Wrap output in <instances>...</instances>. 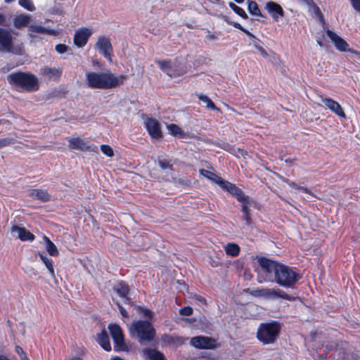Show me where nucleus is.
<instances>
[{"label": "nucleus", "instance_id": "17", "mask_svg": "<svg viewBox=\"0 0 360 360\" xmlns=\"http://www.w3.org/2000/svg\"><path fill=\"white\" fill-rule=\"evenodd\" d=\"M219 186L224 189V191H226L229 193H231L233 196H234L238 201H242L243 200L244 196L245 195L244 193L242 191L240 188L237 187L235 184L224 180L223 179L222 181L220 182Z\"/></svg>", "mask_w": 360, "mask_h": 360}, {"label": "nucleus", "instance_id": "2", "mask_svg": "<svg viewBox=\"0 0 360 360\" xmlns=\"http://www.w3.org/2000/svg\"><path fill=\"white\" fill-rule=\"evenodd\" d=\"M129 332L130 336L136 339L140 344L152 342L156 335V330L153 323L148 320L133 321L129 327Z\"/></svg>", "mask_w": 360, "mask_h": 360}, {"label": "nucleus", "instance_id": "27", "mask_svg": "<svg viewBox=\"0 0 360 360\" xmlns=\"http://www.w3.org/2000/svg\"><path fill=\"white\" fill-rule=\"evenodd\" d=\"M143 352L148 360H165L163 354L158 350L144 349Z\"/></svg>", "mask_w": 360, "mask_h": 360}, {"label": "nucleus", "instance_id": "46", "mask_svg": "<svg viewBox=\"0 0 360 360\" xmlns=\"http://www.w3.org/2000/svg\"><path fill=\"white\" fill-rule=\"evenodd\" d=\"M115 304H117L122 316L124 318H129V314L127 310L118 302H116Z\"/></svg>", "mask_w": 360, "mask_h": 360}, {"label": "nucleus", "instance_id": "32", "mask_svg": "<svg viewBox=\"0 0 360 360\" xmlns=\"http://www.w3.org/2000/svg\"><path fill=\"white\" fill-rule=\"evenodd\" d=\"M226 255L231 257H236L240 252V247L236 243H228L225 246Z\"/></svg>", "mask_w": 360, "mask_h": 360}, {"label": "nucleus", "instance_id": "41", "mask_svg": "<svg viewBox=\"0 0 360 360\" xmlns=\"http://www.w3.org/2000/svg\"><path fill=\"white\" fill-rule=\"evenodd\" d=\"M233 11L238 15H239L240 17H241L243 19H248V15H247V13H245V11H244L243 8L239 7L237 6L236 8H235V9L233 10Z\"/></svg>", "mask_w": 360, "mask_h": 360}, {"label": "nucleus", "instance_id": "33", "mask_svg": "<svg viewBox=\"0 0 360 360\" xmlns=\"http://www.w3.org/2000/svg\"><path fill=\"white\" fill-rule=\"evenodd\" d=\"M167 128L169 133L174 136H178L180 138H184L185 136V133L184 131L175 124H168Z\"/></svg>", "mask_w": 360, "mask_h": 360}, {"label": "nucleus", "instance_id": "56", "mask_svg": "<svg viewBox=\"0 0 360 360\" xmlns=\"http://www.w3.org/2000/svg\"><path fill=\"white\" fill-rule=\"evenodd\" d=\"M229 7H230L233 11L235 9V8H236V7H237V5H236V4H234V3H233V2H229Z\"/></svg>", "mask_w": 360, "mask_h": 360}, {"label": "nucleus", "instance_id": "55", "mask_svg": "<svg viewBox=\"0 0 360 360\" xmlns=\"http://www.w3.org/2000/svg\"><path fill=\"white\" fill-rule=\"evenodd\" d=\"M243 32L245 33L250 37L255 38V37L251 32H250L248 30H247L246 29L244 30Z\"/></svg>", "mask_w": 360, "mask_h": 360}, {"label": "nucleus", "instance_id": "18", "mask_svg": "<svg viewBox=\"0 0 360 360\" xmlns=\"http://www.w3.org/2000/svg\"><path fill=\"white\" fill-rule=\"evenodd\" d=\"M258 262L264 271L268 274L274 273V275L280 265L279 263L270 260L266 257H260L258 259Z\"/></svg>", "mask_w": 360, "mask_h": 360}, {"label": "nucleus", "instance_id": "11", "mask_svg": "<svg viewBox=\"0 0 360 360\" xmlns=\"http://www.w3.org/2000/svg\"><path fill=\"white\" fill-rule=\"evenodd\" d=\"M191 345L200 349H211L216 347V340L205 336H196L191 339Z\"/></svg>", "mask_w": 360, "mask_h": 360}, {"label": "nucleus", "instance_id": "31", "mask_svg": "<svg viewBox=\"0 0 360 360\" xmlns=\"http://www.w3.org/2000/svg\"><path fill=\"white\" fill-rule=\"evenodd\" d=\"M248 10L249 13L253 15L258 17L262 16L258 4L255 1L248 0Z\"/></svg>", "mask_w": 360, "mask_h": 360}, {"label": "nucleus", "instance_id": "24", "mask_svg": "<svg viewBox=\"0 0 360 360\" xmlns=\"http://www.w3.org/2000/svg\"><path fill=\"white\" fill-rule=\"evenodd\" d=\"M30 22V15L20 14L16 15L13 19V25L15 28L21 29L27 27Z\"/></svg>", "mask_w": 360, "mask_h": 360}, {"label": "nucleus", "instance_id": "59", "mask_svg": "<svg viewBox=\"0 0 360 360\" xmlns=\"http://www.w3.org/2000/svg\"><path fill=\"white\" fill-rule=\"evenodd\" d=\"M238 152L241 154V155H246L247 154V152L245 151L243 149H240V148H238Z\"/></svg>", "mask_w": 360, "mask_h": 360}, {"label": "nucleus", "instance_id": "49", "mask_svg": "<svg viewBox=\"0 0 360 360\" xmlns=\"http://www.w3.org/2000/svg\"><path fill=\"white\" fill-rule=\"evenodd\" d=\"M353 8L360 13V0H350Z\"/></svg>", "mask_w": 360, "mask_h": 360}, {"label": "nucleus", "instance_id": "64", "mask_svg": "<svg viewBox=\"0 0 360 360\" xmlns=\"http://www.w3.org/2000/svg\"><path fill=\"white\" fill-rule=\"evenodd\" d=\"M111 360H124V359H122L120 357H115V358L112 359Z\"/></svg>", "mask_w": 360, "mask_h": 360}, {"label": "nucleus", "instance_id": "61", "mask_svg": "<svg viewBox=\"0 0 360 360\" xmlns=\"http://www.w3.org/2000/svg\"><path fill=\"white\" fill-rule=\"evenodd\" d=\"M21 360H30V359L27 356V355H24V356H21Z\"/></svg>", "mask_w": 360, "mask_h": 360}, {"label": "nucleus", "instance_id": "30", "mask_svg": "<svg viewBox=\"0 0 360 360\" xmlns=\"http://www.w3.org/2000/svg\"><path fill=\"white\" fill-rule=\"evenodd\" d=\"M44 240L46 242V250L51 256H58V250L55 244L46 236L44 237Z\"/></svg>", "mask_w": 360, "mask_h": 360}, {"label": "nucleus", "instance_id": "37", "mask_svg": "<svg viewBox=\"0 0 360 360\" xmlns=\"http://www.w3.org/2000/svg\"><path fill=\"white\" fill-rule=\"evenodd\" d=\"M19 4L30 11H34L35 10V7L32 1V0H19Z\"/></svg>", "mask_w": 360, "mask_h": 360}, {"label": "nucleus", "instance_id": "20", "mask_svg": "<svg viewBox=\"0 0 360 360\" xmlns=\"http://www.w3.org/2000/svg\"><path fill=\"white\" fill-rule=\"evenodd\" d=\"M265 9L271 14V17L277 20L278 17H283L284 11L282 7L274 1H268L265 5Z\"/></svg>", "mask_w": 360, "mask_h": 360}, {"label": "nucleus", "instance_id": "54", "mask_svg": "<svg viewBox=\"0 0 360 360\" xmlns=\"http://www.w3.org/2000/svg\"><path fill=\"white\" fill-rule=\"evenodd\" d=\"M278 178L284 183H286L287 184H288L290 180L285 178L284 176H281V175H278Z\"/></svg>", "mask_w": 360, "mask_h": 360}, {"label": "nucleus", "instance_id": "22", "mask_svg": "<svg viewBox=\"0 0 360 360\" xmlns=\"http://www.w3.org/2000/svg\"><path fill=\"white\" fill-rule=\"evenodd\" d=\"M29 195L36 200H39L42 202H47L51 200V195L45 190L42 189H32L29 192Z\"/></svg>", "mask_w": 360, "mask_h": 360}, {"label": "nucleus", "instance_id": "10", "mask_svg": "<svg viewBox=\"0 0 360 360\" xmlns=\"http://www.w3.org/2000/svg\"><path fill=\"white\" fill-rule=\"evenodd\" d=\"M95 47L106 59L112 62V46L110 38L104 36L100 37Z\"/></svg>", "mask_w": 360, "mask_h": 360}, {"label": "nucleus", "instance_id": "48", "mask_svg": "<svg viewBox=\"0 0 360 360\" xmlns=\"http://www.w3.org/2000/svg\"><path fill=\"white\" fill-rule=\"evenodd\" d=\"M225 21L229 24V25H233L234 27L237 28V29H239L241 31L244 32V30H245V28H243L240 24H239L238 22H231L230 20H229L226 18H224Z\"/></svg>", "mask_w": 360, "mask_h": 360}, {"label": "nucleus", "instance_id": "26", "mask_svg": "<svg viewBox=\"0 0 360 360\" xmlns=\"http://www.w3.org/2000/svg\"><path fill=\"white\" fill-rule=\"evenodd\" d=\"M41 74L49 77V79L59 78L61 75V70L55 68L44 67L40 70Z\"/></svg>", "mask_w": 360, "mask_h": 360}, {"label": "nucleus", "instance_id": "16", "mask_svg": "<svg viewBox=\"0 0 360 360\" xmlns=\"http://www.w3.org/2000/svg\"><path fill=\"white\" fill-rule=\"evenodd\" d=\"M320 99L325 106L337 116L341 118L346 117L342 108L338 102L330 98L323 97L322 96H320Z\"/></svg>", "mask_w": 360, "mask_h": 360}, {"label": "nucleus", "instance_id": "52", "mask_svg": "<svg viewBox=\"0 0 360 360\" xmlns=\"http://www.w3.org/2000/svg\"><path fill=\"white\" fill-rule=\"evenodd\" d=\"M15 350V352L20 356V359H21V356H24V355H26V354L23 351L22 348L20 346H16Z\"/></svg>", "mask_w": 360, "mask_h": 360}, {"label": "nucleus", "instance_id": "13", "mask_svg": "<svg viewBox=\"0 0 360 360\" xmlns=\"http://www.w3.org/2000/svg\"><path fill=\"white\" fill-rule=\"evenodd\" d=\"M13 237L20 239L21 241H33L35 238L34 234L27 231L25 227L18 225H13L11 229Z\"/></svg>", "mask_w": 360, "mask_h": 360}, {"label": "nucleus", "instance_id": "6", "mask_svg": "<svg viewBox=\"0 0 360 360\" xmlns=\"http://www.w3.org/2000/svg\"><path fill=\"white\" fill-rule=\"evenodd\" d=\"M280 330V324L276 321L261 323L257 329V338L264 345L272 344L277 339Z\"/></svg>", "mask_w": 360, "mask_h": 360}, {"label": "nucleus", "instance_id": "38", "mask_svg": "<svg viewBox=\"0 0 360 360\" xmlns=\"http://www.w3.org/2000/svg\"><path fill=\"white\" fill-rule=\"evenodd\" d=\"M101 150L102 153L108 157H112L114 155L112 148L108 145H102L101 146Z\"/></svg>", "mask_w": 360, "mask_h": 360}, {"label": "nucleus", "instance_id": "42", "mask_svg": "<svg viewBox=\"0 0 360 360\" xmlns=\"http://www.w3.org/2000/svg\"><path fill=\"white\" fill-rule=\"evenodd\" d=\"M55 49L58 53L63 54L67 52L68 50V46L63 44H59L56 46Z\"/></svg>", "mask_w": 360, "mask_h": 360}, {"label": "nucleus", "instance_id": "7", "mask_svg": "<svg viewBox=\"0 0 360 360\" xmlns=\"http://www.w3.org/2000/svg\"><path fill=\"white\" fill-rule=\"evenodd\" d=\"M252 295L256 297H263L268 299L282 298L289 301H294L295 297L285 293L280 288H262L254 290Z\"/></svg>", "mask_w": 360, "mask_h": 360}, {"label": "nucleus", "instance_id": "36", "mask_svg": "<svg viewBox=\"0 0 360 360\" xmlns=\"http://www.w3.org/2000/svg\"><path fill=\"white\" fill-rule=\"evenodd\" d=\"M199 100L206 103L207 108L212 110H218L212 100L206 95L200 94L198 95Z\"/></svg>", "mask_w": 360, "mask_h": 360}, {"label": "nucleus", "instance_id": "44", "mask_svg": "<svg viewBox=\"0 0 360 360\" xmlns=\"http://www.w3.org/2000/svg\"><path fill=\"white\" fill-rule=\"evenodd\" d=\"M179 313L183 316H190L193 313V309L190 307H184L180 309Z\"/></svg>", "mask_w": 360, "mask_h": 360}, {"label": "nucleus", "instance_id": "15", "mask_svg": "<svg viewBox=\"0 0 360 360\" xmlns=\"http://www.w3.org/2000/svg\"><path fill=\"white\" fill-rule=\"evenodd\" d=\"M69 148L72 150H79L82 151H95L96 146H90L88 142L79 137L68 139Z\"/></svg>", "mask_w": 360, "mask_h": 360}, {"label": "nucleus", "instance_id": "28", "mask_svg": "<svg viewBox=\"0 0 360 360\" xmlns=\"http://www.w3.org/2000/svg\"><path fill=\"white\" fill-rule=\"evenodd\" d=\"M199 172L201 175H202L205 178L211 180L212 181L214 182L215 184H217L219 186L221 184L220 183L221 181L223 180V179L221 177H220V176H217V174H215L214 173H213L209 170L205 169H200Z\"/></svg>", "mask_w": 360, "mask_h": 360}, {"label": "nucleus", "instance_id": "29", "mask_svg": "<svg viewBox=\"0 0 360 360\" xmlns=\"http://www.w3.org/2000/svg\"><path fill=\"white\" fill-rule=\"evenodd\" d=\"M40 259L43 261L52 278L55 277L53 262L51 259L48 258L44 253L39 252Z\"/></svg>", "mask_w": 360, "mask_h": 360}, {"label": "nucleus", "instance_id": "1", "mask_svg": "<svg viewBox=\"0 0 360 360\" xmlns=\"http://www.w3.org/2000/svg\"><path fill=\"white\" fill-rule=\"evenodd\" d=\"M85 78L86 85L91 89H109L122 84L127 76L122 75L116 77L110 71H89L86 72Z\"/></svg>", "mask_w": 360, "mask_h": 360}, {"label": "nucleus", "instance_id": "5", "mask_svg": "<svg viewBox=\"0 0 360 360\" xmlns=\"http://www.w3.org/2000/svg\"><path fill=\"white\" fill-rule=\"evenodd\" d=\"M300 278V274L294 269L281 264L274 275L275 282L285 288H293Z\"/></svg>", "mask_w": 360, "mask_h": 360}, {"label": "nucleus", "instance_id": "53", "mask_svg": "<svg viewBox=\"0 0 360 360\" xmlns=\"http://www.w3.org/2000/svg\"><path fill=\"white\" fill-rule=\"evenodd\" d=\"M259 53L260 54L264 57V58H267L268 57V53L267 52L263 49V48H260L259 49Z\"/></svg>", "mask_w": 360, "mask_h": 360}, {"label": "nucleus", "instance_id": "47", "mask_svg": "<svg viewBox=\"0 0 360 360\" xmlns=\"http://www.w3.org/2000/svg\"><path fill=\"white\" fill-rule=\"evenodd\" d=\"M225 21L229 24V25H233L234 27L237 28V29H239L241 31L244 32V30H245V28H243L240 24H239L238 22H231L230 20H229L226 18H224Z\"/></svg>", "mask_w": 360, "mask_h": 360}, {"label": "nucleus", "instance_id": "50", "mask_svg": "<svg viewBox=\"0 0 360 360\" xmlns=\"http://www.w3.org/2000/svg\"><path fill=\"white\" fill-rule=\"evenodd\" d=\"M193 298H194L196 301H198L199 302H200V303H202V304H206V300H205L203 297H202V296H200V295H196V294H195V295H193Z\"/></svg>", "mask_w": 360, "mask_h": 360}, {"label": "nucleus", "instance_id": "21", "mask_svg": "<svg viewBox=\"0 0 360 360\" xmlns=\"http://www.w3.org/2000/svg\"><path fill=\"white\" fill-rule=\"evenodd\" d=\"M29 32H30V36L31 37H36L33 33H37V34H47V35H56L58 34L57 31L44 27L41 25H30L28 27Z\"/></svg>", "mask_w": 360, "mask_h": 360}, {"label": "nucleus", "instance_id": "60", "mask_svg": "<svg viewBox=\"0 0 360 360\" xmlns=\"http://www.w3.org/2000/svg\"><path fill=\"white\" fill-rule=\"evenodd\" d=\"M315 12L318 14H321V11L319 7L315 6Z\"/></svg>", "mask_w": 360, "mask_h": 360}, {"label": "nucleus", "instance_id": "39", "mask_svg": "<svg viewBox=\"0 0 360 360\" xmlns=\"http://www.w3.org/2000/svg\"><path fill=\"white\" fill-rule=\"evenodd\" d=\"M288 185L292 187V188H294L295 189H297V190H300L306 193H308V194H311V191L306 187H304V186H298L296 183H295L294 181H290L289 183H288Z\"/></svg>", "mask_w": 360, "mask_h": 360}, {"label": "nucleus", "instance_id": "4", "mask_svg": "<svg viewBox=\"0 0 360 360\" xmlns=\"http://www.w3.org/2000/svg\"><path fill=\"white\" fill-rule=\"evenodd\" d=\"M0 51L22 56L25 53L22 41L6 29L0 28Z\"/></svg>", "mask_w": 360, "mask_h": 360}, {"label": "nucleus", "instance_id": "8", "mask_svg": "<svg viewBox=\"0 0 360 360\" xmlns=\"http://www.w3.org/2000/svg\"><path fill=\"white\" fill-rule=\"evenodd\" d=\"M326 32L328 37L330 39L331 42L338 51L340 52H349L360 57V52L351 49L349 44L336 32L329 29H327Z\"/></svg>", "mask_w": 360, "mask_h": 360}, {"label": "nucleus", "instance_id": "23", "mask_svg": "<svg viewBox=\"0 0 360 360\" xmlns=\"http://www.w3.org/2000/svg\"><path fill=\"white\" fill-rule=\"evenodd\" d=\"M114 290L119 296L125 299V303H129L130 298L128 297L129 293V288L124 282H120L113 288Z\"/></svg>", "mask_w": 360, "mask_h": 360}, {"label": "nucleus", "instance_id": "34", "mask_svg": "<svg viewBox=\"0 0 360 360\" xmlns=\"http://www.w3.org/2000/svg\"><path fill=\"white\" fill-rule=\"evenodd\" d=\"M136 311L139 314H142L145 318L150 321L153 320L155 316V313L150 309L145 307L138 306L136 307Z\"/></svg>", "mask_w": 360, "mask_h": 360}, {"label": "nucleus", "instance_id": "57", "mask_svg": "<svg viewBox=\"0 0 360 360\" xmlns=\"http://www.w3.org/2000/svg\"><path fill=\"white\" fill-rule=\"evenodd\" d=\"M0 360H12V359L8 358L6 356L0 354Z\"/></svg>", "mask_w": 360, "mask_h": 360}, {"label": "nucleus", "instance_id": "58", "mask_svg": "<svg viewBox=\"0 0 360 360\" xmlns=\"http://www.w3.org/2000/svg\"><path fill=\"white\" fill-rule=\"evenodd\" d=\"M294 160H295L294 159L288 158V159L285 160V162L288 164H292L294 162Z\"/></svg>", "mask_w": 360, "mask_h": 360}, {"label": "nucleus", "instance_id": "9", "mask_svg": "<svg viewBox=\"0 0 360 360\" xmlns=\"http://www.w3.org/2000/svg\"><path fill=\"white\" fill-rule=\"evenodd\" d=\"M108 329L113 339L115 349L125 350L126 345L124 342V335L120 326L117 324H110Z\"/></svg>", "mask_w": 360, "mask_h": 360}, {"label": "nucleus", "instance_id": "12", "mask_svg": "<svg viewBox=\"0 0 360 360\" xmlns=\"http://www.w3.org/2000/svg\"><path fill=\"white\" fill-rule=\"evenodd\" d=\"M92 30L88 27H81L75 31L74 35V44L78 48L84 47L92 34Z\"/></svg>", "mask_w": 360, "mask_h": 360}, {"label": "nucleus", "instance_id": "63", "mask_svg": "<svg viewBox=\"0 0 360 360\" xmlns=\"http://www.w3.org/2000/svg\"><path fill=\"white\" fill-rule=\"evenodd\" d=\"M255 48H256L259 51V49H260V48H262L261 46H259V44H255Z\"/></svg>", "mask_w": 360, "mask_h": 360}, {"label": "nucleus", "instance_id": "14", "mask_svg": "<svg viewBox=\"0 0 360 360\" xmlns=\"http://www.w3.org/2000/svg\"><path fill=\"white\" fill-rule=\"evenodd\" d=\"M145 127L149 135L155 139H160L162 137V133L159 122L153 118H148L145 120Z\"/></svg>", "mask_w": 360, "mask_h": 360}, {"label": "nucleus", "instance_id": "40", "mask_svg": "<svg viewBox=\"0 0 360 360\" xmlns=\"http://www.w3.org/2000/svg\"><path fill=\"white\" fill-rule=\"evenodd\" d=\"M158 165L162 169H172V165L167 160H159Z\"/></svg>", "mask_w": 360, "mask_h": 360}, {"label": "nucleus", "instance_id": "25", "mask_svg": "<svg viewBox=\"0 0 360 360\" xmlns=\"http://www.w3.org/2000/svg\"><path fill=\"white\" fill-rule=\"evenodd\" d=\"M97 341L105 351L109 352L111 350L109 337L105 330H103L98 335Z\"/></svg>", "mask_w": 360, "mask_h": 360}, {"label": "nucleus", "instance_id": "45", "mask_svg": "<svg viewBox=\"0 0 360 360\" xmlns=\"http://www.w3.org/2000/svg\"><path fill=\"white\" fill-rule=\"evenodd\" d=\"M10 20L3 13H0V25L1 26H9Z\"/></svg>", "mask_w": 360, "mask_h": 360}, {"label": "nucleus", "instance_id": "62", "mask_svg": "<svg viewBox=\"0 0 360 360\" xmlns=\"http://www.w3.org/2000/svg\"><path fill=\"white\" fill-rule=\"evenodd\" d=\"M255 48H256L259 51V49H260V48H262L261 46H259V44H255Z\"/></svg>", "mask_w": 360, "mask_h": 360}, {"label": "nucleus", "instance_id": "19", "mask_svg": "<svg viewBox=\"0 0 360 360\" xmlns=\"http://www.w3.org/2000/svg\"><path fill=\"white\" fill-rule=\"evenodd\" d=\"M156 63L159 65L161 70L166 72L171 77H176L184 74L183 70L176 71L172 70L170 60H156Z\"/></svg>", "mask_w": 360, "mask_h": 360}, {"label": "nucleus", "instance_id": "43", "mask_svg": "<svg viewBox=\"0 0 360 360\" xmlns=\"http://www.w3.org/2000/svg\"><path fill=\"white\" fill-rule=\"evenodd\" d=\"M13 143V139L11 138H4L0 139V148L9 146Z\"/></svg>", "mask_w": 360, "mask_h": 360}, {"label": "nucleus", "instance_id": "35", "mask_svg": "<svg viewBox=\"0 0 360 360\" xmlns=\"http://www.w3.org/2000/svg\"><path fill=\"white\" fill-rule=\"evenodd\" d=\"M244 200L239 201L242 203L241 211L243 214H251L250 207L252 205V201L250 200L249 197L247 195L244 196Z\"/></svg>", "mask_w": 360, "mask_h": 360}, {"label": "nucleus", "instance_id": "3", "mask_svg": "<svg viewBox=\"0 0 360 360\" xmlns=\"http://www.w3.org/2000/svg\"><path fill=\"white\" fill-rule=\"evenodd\" d=\"M8 82L15 89H21L27 91H34L38 89L37 77L30 72H16L7 76Z\"/></svg>", "mask_w": 360, "mask_h": 360}, {"label": "nucleus", "instance_id": "51", "mask_svg": "<svg viewBox=\"0 0 360 360\" xmlns=\"http://www.w3.org/2000/svg\"><path fill=\"white\" fill-rule=\"evenodd\" d=\"M243 219L245 221L248 226H250L252 223L251 214H243Z\"/></svg>", "mask_w": 360, "mask_h": 360}]
</instances>
